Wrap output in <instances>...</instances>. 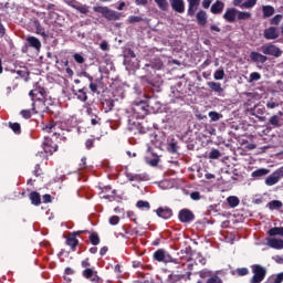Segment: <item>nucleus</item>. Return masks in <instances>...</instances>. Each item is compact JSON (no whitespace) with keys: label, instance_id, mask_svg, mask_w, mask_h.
Here are the masks:
<instances>
[{"label":"nucleus","instance_id":"1","mask_svg":"<svg viewBox=\"0 0 283 283\" xmlns=\"http://www.w3.org/2000/svg\"><path fill=\"white\" fill-rule=\"evenodd\" d=\"M29 96L32 101L31 107L34 114H45L50 113V106H48V91L39 86L34 90H31Z\"/></svg>","mask_w":283,"mask_h":283},{"label":"nucleus","instance_id":"2","mask_svg":"<svg viewBox=\"0 0 283 283\" xmlns=\"http://www.w3.org/2000/svg\"><path fill=\"white\" fill-rule=\"evenodd\" d=\"M198 275L200 280L197 283H224L222 277H220V271L203 269L198 272Z\"/></svg>","mask_w":283,"mask_h":283},{"label":"nucleus","instance_id":"3","mask_svg":"<svg viewBox=\"0 0 283 283\" xmlns=\"http://www.w3.org/2000/svg\"><path fill=\"white\" fill-rule=\"evenodd\" d=\"M147 107H154V102L151 99H148L147 103L145 101L134 102L132 109L136 118H145L148 112Z\"/></svg>","mask_w":283,"mask_h":283},{"label":"nucleus","instance_id":"4","mask_svg":"<svg viewBox=\"0 0 283 283\" xmlns=\"http://www.w3.org/2000/svg\"><path fill=\"white\" fill-rule=\"evenodd\" d=\"M153 258L156 262H163L164 264H180V261L178 259H175L167 252V250L159 249L154 252Z\"/></svg>","mask_w":283,"mask_h":283},{"label":"nucleus","instance_id":"5","mask_svg":"<svg viewBox=\"0 0 283 283\" xmlns=\"http://www.w3.org/2000/svg\"><path fill=\"white\" fill-rule=\"evenodd\" d=\"M94 12H98L104 19H107V21H120L123 17V13L111 10L107 7H94Z\"/></svg>","mask_w":283,"mask_h":283},{"label":"nucleus","instance_id":"6","mask_svg":"<svg viewBox=\"0 0 283 283\" xmlns=\"http://www.w3.org/2000/svg\"><path fill=\"white\" fill-rule=\"evenodd\" d=\"M253 276L250 279V283H262L266 277V268L261 264L251 265Z\"/></svg>","mask_w":283,"mask_h":283},{"label":"nucleus","instance_id":"7","mask_svg":"<svg viewBox=\"0 0 283 283\" xmlns=\"http://www.w3.org/2000/svg\"><path fill=\"white\" fill-rule=\"evenodd\" d=\"M262 52L269 56H275V59H280L283 54V51L272 43L264 44L262 46Z\"/></svg>","mask_w":283,"mask_h":283},{"label":"nucleus","instance_id":"8","mask_svg":"<svg viewBox=\"0 0 283 283\" xmlns=\"http://www.w3.org/2000/svg\"><path fill=\"white\" fill-rule=\"evenodd\" d=\"M140 81L142 83L150 85L151 87H157V85H160V77L154 75L151 71L148 74L140 76Z\"/></svg>","mask_w":283,"mask_h":283},{"label":"nucleus","instance_id":"9","mask_svg":"<svg viewBox=\"0 0 283 283\" xmlns=\"http://www.w3.org/2000/svg\"><path fill=\"white\" fill-rule=\"evenodd\" d=\"M83 277L90 280L92 283H103V279L98 276V272L94 269H86L82 272Z\"/></svg>","mask_w":283,"mask_h":283},{"label":"nucleus","instance_id":"10","mask_svg":"<svg viewBox=\"0 0 283 283\" xmlns=\"http://www.w3.org/2000/svg\"><path fill=\"white\" fill-rule=\"evenodd\" d=\"M191 272H186V274H175L171 273L168 275L167 277V282L168 283H178V282H182V280H185V282H189L191 281Z\"/></svg>","mask_w":283,"mask_h":283},{"label":"nucleus","instance_id":"11","mask_svg":"<svg viewBox=\"0 0 283 283\" xmlns=\"http://www.w3.org/2000/svg\"><path fill=\"white\" fill-rule=\"evenodd\" d=\"M179 221L184 223L193 222L196 220V214L191 210L184 208L178 213Z\"/></svg>","mask_w":283,"mask_h":283},{"label":"nucleus","instance_id":"12","mask_svg":"<svg viewBox=\"0 0 283 283\" xmlns=\"http://www.w3.org/2000/svg\"><path fill=\"white\" fill-rule=\"evenodd\" d=\"M67 6L70 8H73L74 10H77L80 14H88L90 13V7L87 4H82L77 0H67Z\"/></svg>","mask_w":283,"mask_h":283},{"label":"nucleus","instance_id":"13","mask_svg":"<svg viewBox=\"0 0 283 283\" xmlns=\"http://www.w3.org/2000/svg\"><path fill=\"white\" fill-rule=\"evenodd\" d=\"M43 149L45 154L52 156V154L59 151V145L52 140V138H45L43 142Z\"/></svg>","mask_w":283,"mask_h":283},{"label":"nucleus","instance_id":"14","mask_svg":"<svg viewBox=\"0 0 283 283\" xmlns=\"http://www.w3.org/2000/svg\"><path fill=\"white\" fill-rule=\"evenodd\" d=\"M96 108H93L92 106H86V115L91 118V125L93 127H96V125H101V117L95 113Z\"/></svg>","mask_w":283,"mask_h":283},{"label":"nucleus","instance_id":"15","mask_svg":"<svg viewBox=\"0 0 283 283\" xmlns=\"http://www.w3.org/2000/svg\"><path fill=\"white\" fill-rule=\"evenodd\" d=\"M56 127H59V122H55L54 119H51L48 123H42V132H46V134H56Z\"/></svg>","mask_w":283,"mask_h":283},{"label":"nucleus","instance_id":"16","mask_svg":"<svg viewBox=\"0 0 283 283\" xmlns=\"http://www.w3.org/2000/svg\"><path fill=\"white\" fill-rule=\"evenodd\" d=\"M73 96L77 98L81 103H87L88 96H87V88L84 86L80 90H73L72 91Z\"/></svg>","mask_w":283,"mask_h":283},{"label":"nucleus","instance_id":"17","mask_svg":"<svg viewBox=\"0 0 283 283\" xmlns=\"http://www.w3.org/2000/svg\"><path fill=\"white\" fill-rule=\"evenodd\" d=\"M171 9L178 14H185V0H169Z\"/></svg>","mask_w":283,"mask_h":283},{"label":"nucleus","instance_id":"18","mask_svg":"<svg viewBox=\"0 0 283 283\" xmlns=\"http://www.w3.org/2000/svg\"><path fill=\"white\" fill-rule=\"evenodd\" d=\"M88 81H91L88 88L93 94H101V91H98V87H101V84L103 83V78H95L93 76H88Z\"/></svg>","mask_w":283,"mask_h":283},{"label":"nucleus","instance_id":"19","mask_svg":"<svg viewBox=\"0 0 283 283\" xmlns=\"http://www.w3.org/2000/svg\"><path fill=\"white\" fill-rule=\"evenodd\" d=\"M27 45L29 48H32L36 52H41V40H39V38H36V36H33V35L28 36L27 38Z\"/></svg>","mask_w":283,"mask_h":283},{"label":"nucleus","instance_id":"20","mask_svg":"<svg viewBox=\"0 0 283 283\" xmlns=\"http://www.w3.org/2000/svg\"><path fill=\"white\" fill-rule=\"evenodd\" d=\"M263 36L268 41H273V40L277 39V36H280V33H277V28L270 27L264 30Z\"/></svg>","mask_w":283,"mask_h":283},{"label":"nucleus","instance_id":"21","mask_svg":"<svg viewBox=\"0 0 283 283\" xmlns=\"http://www.w3.org/2000/svg\"><path fill=\"white\" fill-rule=\"evenodd\" d=\"M235 17H238V9L229 8L226 10L223 14V19L228 21V23H235Z\"/></svg>","mask_w":283,"mask_h":283},{"label":"nucleus","instance_id":"22","mask_svg":"<svg viewBox=\"0 0 283 283\" xmlns=\"http://www.w3.org/2000/svg\"><path fill=\"white\" fill-rule=\"evenodd\" d=\"M156 213H157L158 218H163V220H169V218H171V216H174V210H171L170 208L159 207L156 210Z\"/></svg>","mask_w":283,"mask_h":283},{"label":"nucleus","instance_id":"23","mask_svg":"<svg viewBox=\"0 0 283 283\" xmlns=\"http://www.w3.org/2000/svg\"><path fill=\"white\" fill-rule=\"evenodd\" d=\"M179 259H177L179 261V264L181 262H191V248H186L185 250H180V252H178Z\"/></svg>","mask_w":283,"mask_h":283},{"label":"nucleus","instance_id":"24","mask_svg":"<svg viewBox=\"0 0 283 283\" xmlns=\"http://www.w3.org/2000/svg\"><path fill=\"white\" fill-rule=\"evenodd\" d=\"M268 247L280 251L283 249V239L270 238V239H268Z\"/></svg>","mask_w":283,"mask_h":283},{"label":"nucleus","instance_id":"25","mask_svg":"<svg viewBox=\"0 0 283 283\" xmlns=\"http://www.w3.org/2000/svg\"><path fill=\"white\" fill-rule=\"evenodd\" d=\"M250 59L253 63H266L268 61L266 55H263L262 53L255 51L250 53Z\"/></svg>","mask_w":283,"mask_h":283},{"label":"nucleus","instance_id":"26","mask_svg":"<svg viewBox=\"0 0 283 283\" xmlns=\"http://www.w3.org/2000/svg\"><path fill=\"white\" fill-rule=\"evenodd\" d=\"M224 10V2L217 0L210 8L212 14H222Z\"/></svg>","mask_w":283,"mask_h":283},{"label":"nucleus","instance_id":"27","mask_svg":"<svg viewBox=\"0 0 283 283\" xmlns=\"http://www.w3.org/2000/svg\"><path fill=\"white\" fill-rule=\"evenodd\" d=\"M280 180H281L280 175H277V172L275 170L269 177H266L265 185L268 187H273V185H277V182H280Z\"/></svg>","mask_w":283,"mask_h":283},{"label":"nucleus","instance_id":"28","mask_svg":"<svg viewBox=\"0 0 283 283\" xmlns=\"http://www.w3.org/2000/svg\"><path fill=\"white\" fill-rule=\"evenodd\" d=\"M65 244L71 248V251H76V247H78V239L72 234H69Z\"/></svg>","mask_w":283,"mask_h":283},{"label":"nucleus","instance_id":"29","mask_svg":"<svg viewBox=\"0 0 283 283\" xmlns=\"http://www.w3.org/2000/svg\"><path fill=\"white\" fill-rule=\"evenodd\" d=\"M29 200H31V205L34 207H39L41 205V195L38 191H31Z\"/></svg>","mask_w":283,"mask_h":283},{"label":"nucleus","instance_id":"30","mask_svg":"<svg viewBox=\"0 0 283 283\" xmlns=\"http://www.w3.org/2000/svg\"><path fill=\"white\" fill-rule=\"evenodd\" d=\"M208 87L211 90V92H216L217 94H222L224 92V88H222V84L219 82H208Z\"/></svg>","mask_w":283,"mask_h":283},{"label":"nucleus","instance_id":"31","mask_svg":"<svg viewBox=\"0 0 283 283\" xmlns=\"http://www.w3.org/2000/svg\"><path fill=\"white\" fill-rule=\"evenodd\" d=\"M263 12V19H270V17H273L275 14V8L273 6H263L262 7Z\"/></svg>","mask_w":283,"mask_h":283},{"label":"nucleus","instance_id":"32","mask_svg":"<svg viewBox=\"0 0 283 283\" xmlns=\"http://www.w3.org/2000/svg\"><path fill=\"white\" fill-rule=\"evenodd\" d=\"M99 198H103L104 200H108L109 202H114V200H116V190H112V195H107L105 190H102L99 192Z\"/></svg>","mask_w":283,"mask_h":283},{"label":"nucleus","instance_id":"33","mask_svg":"<svg viewBox=\"0 0 283 283\" xmlns=\"http://www.w3.org/2000/svg\"><path fill=\"white\" fill-rule=\"evenodd\" d=\"M197 23L199 25H207V12L203 11V10H200L198 13H197Z\"/></svg>","mask_w":283,"mask_h":283},{"label":"nucleus","instance_id":"34","mask_svg":"<svg viewBox=\"0 0 283 283\" xmlns=\"http://www.w3.org/2000/svg\"><path fill=\"white\" fill-rule=\"evenodd\" d=\"M36 115V113H34V109L29 108V109H22L20 111V116H22V118H25V120H30V118H32V116Z\"/></svg>","mask_w":283,"mask_h":283},{"label":"nucleus","instance_id":"35","mask_svg":"<svg viewBox=\"0 0 283 283\" xmlns=\"http://www.w3.org/2000/svg\"><path fill=\"white\" fill-rule=\"evenodd\" d=\"M269 172H270L269 169H266V168H260V169L254 170V171L251 174V176H252V178H262V177H264V176H268Z\"/></svg>","mask_w":283,"mask_h":283},{"label":"nucleus","instance_id":"36","mask_svg":"<svg viewBox=\"0 0 283 283\" xmlns=\"http://www.w3.org/2000/svg\"><path fill=\"white\" fill-rule=\"evenodd\" d=\"M9 127L13 132V134H15V136H21V124L20 123L9 122Z\"/></svg>","mask_w":283,"mask_h":283},{"label":"nucleus","instance_id":"37","mask_svg":"<svg viewBox=\"0 0 283 283\" xmlns=\"http://www.w3.org/2000/svg\"><path fill=\"white\" fill-rule=\"evenodd\" d=\"M102 105H103V109L105 111L106 114L108 112H112V109H114V101L113 99H104L102 102Z\"/></svg>","mask_w":283,"mask_h":283},{"label":"nucleus","instance_id":"38","mask_svg":"<svg viewBox=\"0 0 283 283\" xmlns=\"http://www.w3.org/2000/svg\"><path fill=\"white\" fill-rule=\"evenodd\" d=\"M88 239L91 244H93V247H98V244H101V237H98L97 232H92Z\"/></svg>","mask_w":283,"mask_h":283},{"label":"nucleus","instance_id":"39","mask_svg":"<svg viewBox=\"0 0 283 283\" xmlns=\"http://www.w3.org/2000/svg\"><path fill=\"white\" fill-rule=\"evenodd\" d=\"M238 21H249L251 19V12L249 11H238L237 12Z\"/></svg>","mask_w":283,"mask_h":283},{"label":"nucleus","instance_id":"40","mask_svg":"<svg viewBox=\"0 0 283 283\" xmlns=\"http://www.w3.org/2000/svg\"><path fill=\"white\" fill-rule=\"evenodd\" d=\"M270 237L281 235L283 238V227H274L268 231Z\"/></svg>","mask_w":283,"mask_h":283},{"label":"nucleus","instance_id":"41","mask_svg":"<svg viewBox=\"0 0 283 283\" xmlns=\"http://www.w3.org/2000/svg\"><path fill=\"white\" fill-rule=\"evenodd\" d=\"M266 207L270 209V211H273L275 209H282L283 203L280 200H272L266 205Z\"/></svg>","mask_w":283,"mask_h":283},{"label":"nucleus","instance_id":"42","mask_svg":"<svg viewBox=\"0 0 283 283\" xmlns=\"http://www.w3.org/2000/svg\"><path fill=\"white\" fill-rule=\"evenodd\" d=\"M137 209H142V211H149V209H151V205L149 203V201H143L139 200L136 203Z\"/></svg>","mask_w":283,"mask_h":283},{"label":"nucleus","instance_id":"43","mask_svg":"<svg viewBox=\"0 0 283 283\" xmlns=\"http://www.w3.org/2000/svg\"><path fill=\"white\" fill-rule=\"evenodd\" d=\"M227 202L229 205V207H231L232 209H235V207H238V205H240V199L238 197H228L227 198Z\"/></svg>","mask_w":283,"mask_h":283},{"label":"nucleus","instance_id":"44","mask_svg":"<svg viewBox=\"0 0 283 283\" xmlns=\"http://www.w3.org/2000/svg\"><path fill=\"white\" fill-rule=\"evenodd\" d=\"M126 178L130 181V182H140V180H143V176L137 175V174H132V172H126Z\"/></svg>","mask_w":283,"mask_h":283},{"label":"nucleus","instance_id":"45","mask_svg":"<svg viewBox=\"0 0 283 283\" xmlns=\"http://www.w3.org/2000/svg\"><path fill=\"white\" fill-rule=\"evenodd\" d=\"M155 3H157L159 10H163L164 12L169 10V2H167V0H155Z\"/></svg>","mask_w":283,"mask_h":283},{"label":"nucleus","instance_id":"46","mask_svg":"<svg viewBox=\"0 0 283 283\" xmlns=\"http://www.w3.org/2000/svg\"><path fill=\"white\" fill-rule=\"evenodd\" d=\"M232 275H238L239 277H244V275H249V270L247 268H238Z\"/></svg>","mask_w":283,"mask_h":283},{"label":"nucleus","instance_id":"47","mask_svg":"<svg viewBox=\"0 0 283 283\" xmlns=\"http://www.w3.org/2000/svg\"><path fill=\"white\" fill-rule=\"evenodd\" d=\"M213 78H214V81H222V78H224V69H218L213 73Z\"/></svg>","mask_w":283,"mask_h":283},{"label":"nucleus","instance_id":"48","mask_svg":"<svg viewBox=\"0 0 283 283\" xmlns=\"http://www.w3.org/2000/svg\"><path fill=\"white\" fill-rule=\"evenodd\" d=\"M208 116L213 123H217V120H220L222 118V115L220 113L213 111L209 112Z\"/></svg>","mask_w":283,"mask_h":283},{"label":"nucleus","instance_id":"49","mask_svg":"<svg viewBox=\"0 0 283 283\" xmlns=\"http://www.w3.org/2000/svg\"><path fill=\"white\" fill-rule=\"evenodd\" d=\"M270 125L273 127H281L280 125V117L277 115H273L272 117L269 118Z\"/></svg>","mask_w":283,"mask_h":283},{"label":"nucleus","instance_id":"50","mask_svg":"<svg viewBox=\"0 0 283 283\" xmlns=\"http://www.w3.org/2000/svg\"><path fill=\"white\" fill-rule=\"evenodd\" d=\"M283 15L282 14H276L270 20L271 25H280L282 22Z\"/></svg>","mask_w":283,"mask_h":283},{"label":"nucleus","instance_id":"51","mask_svg":"<svg viewBox=\"0 0 283 283\" xmlns=\"http://www.w3.org/2000/svg\"><path fill=\"white\" fill-rule=\"evenodd\" d=\"M220 156H222V154L218 149H212L209 154L210 160H218V158H220Z\"/></svg>","mask_w":283,"mask_h":283},{"label":"nucleus","instance_id":"52","mask_svg":"<svg viewBox=\"0 0 283 283\" xmlns=\"http://www.w3.org/2000/svg\"><path fill=\"white\" fill-rule=\"evenodd\" d=\"M258 3V0H247L241 4V8L250 9L253 8Z\"/></svg>","mask_w":283,"mask_h":283},{"label":"nucleus","instance_id":"53","mask_svg":"<svg viewBox=\"0 0 283 283\" xmlns=\"http://www.w3.org/2000/svg\"><path fill=\"white\" fill-rule=\"evenodd\" d=\"M143 18L140 15H129L128 23H140Z\"/></svg>","mask_w":283,"mask_h":283},{"label":"nucleus","instance_id":"54","mask_svg":"<svg viewBox=\"0 0 283 283\" xmlns=\"http://www.w3.org/2000/svg\"><path fill=\"white\" fill-rule=\"evenodd\" d=\"M73 59L75 62H77L80 65H83V63H85V57H83V55H81V53H75L73 54Z\"/></svg>","mask_w":283,"mask_h":283},{"label":"nucleus","instance_id":"55","mask_svg":"<svg viewBox=\"0 0 283 283\" xmlns=\"http://www.w3.org/2000/svg\"><path fill=\"white\" fill-rule=\"evenodd\" d=\"M125 59H136V53L132 49H126L124 52Z\"/></svg>","mask_w":283,"mask_h":283},{"label":"nucleus","instance_id":"56","mask_svg":"<svg viewBox=\"0 0 283 283\" xmlns=\"http://www.w3.org/2000/svg\"><path fill=\"white\" fill-rule=\"evenodd\" d=\"M18 76H20V78H28V69L27 67H22L20 70L17 71Z\"/></svg>","mask_w":283,"mask_h":283},{"label":"nucleus","instance_id":"57","mask_svg":"<svg viewBox=\"0 0 283 283\" xmlns=\"http://www.w3.org/2000/svg\"><path fill=\"white\" fill-rule=\"evenodd\" d=\"M168 151H169L170 154H178V144H176V143H170V144L168 145Z\"/></svg>","mask_w":283,"mask_h":283},{"label":"nucleus","instance_id":"58","mask_svg":"<svg viewBox=\"0 0 283 283\" xmlns=\"http://www.w3.org/2000/svg\"><path fill=\"white\" fill-rule=\"evenodd\" d=\"M33 175L35 176V178H39V176L43 175V169H41V165H35Z\"/></svg>","mask_w":283,"mask_h":283},{"label":"nucleus","instance_id":"59","mask_svg":"<svg viewBox=\"0 0 283 283\" xmlns=\"http://www.w3.org/2000/svg\"><path fill=\"white\" fill-rule=\"evenodd\" d=\"M260 78H262V75L258 72L250 74V83H253V81H260Z\"/></svg>","mask_w":283,"mask_h":283},{"label":"nucleus","instance_id":"60","mask_svg":"<svg viewBox=\"0 0 283 283\" xmlns=\"http://www.w3.org/2000/svg\"><path fill=\"white\" fill-rule=\"evenodd\" d=\"M81 266H82V269H85V271H86V269H92V268H90V266H92V263L90 262V258L84 259L81 262Z\"/></svg>","mask_w":283,"mask_h":283},{"label":"nucleus","instance_id":"61","mask_svg":"<svg viewBox=\"0 0 283 283\" xmlns=\"http://www.w3.org/2000/svg\"><path fill=\"white\" fill-rule=\"evenodd\" d=\"M118 222H120V217L112 216L109 218V224H112L113 227H116V224H118Z\"/></svg>","mask_w":283,"mask_h":283},{"label":"nucleus","instance_id":"62","mask_svg":"<svg viewBox=\"0 0 283 283\" xmlns=\"http://www.w3.org/2000/svg\"><path fill=\"white\" fill-rule=\"evenodd\" d=\"M196 10H198V7H195L193 4H188V17H193L196 14Z\"/></svg>","mask_w":283,"mask_h":283},{"label":"nucleus","instance_id":"63","mask_svg":"<svg viewBox=\"0 0 283 283\" xmlns=\"http://www.w3.org/2000/svg\"><path fill=\"white\" fill-rule=\"evenodd\" d=\"M96 142V139L95 138H88V139H86V142H85V147H86V149H92L93 147H94V143Z\"/></svg>","mask_w":283,"mask_h":283},{"label":"nucleus","instance_id":"64","mask_svg":"<svg viewBox=\"0 0 283 283\" xmlns=\"http://www.w3.org/2000/svg\"><path fill=\"white\" fill-rule=\"evenodd\" d=\"M78 167L80 169H87V157H82Z\"/></svg>","mask_w":283,"mask_h":283}]
</instances>
